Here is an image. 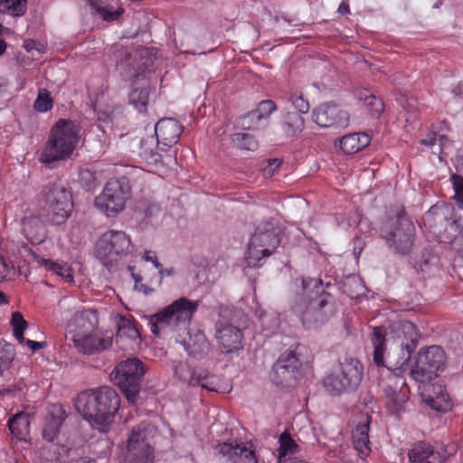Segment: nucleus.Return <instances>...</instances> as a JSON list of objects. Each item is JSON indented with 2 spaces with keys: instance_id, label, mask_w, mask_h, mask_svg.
Instances as JSON below:
<instances>
[{
  "instance_id": "nucleus-1",
  "label": "nucleus",
  "mask_w": 463,
  "mask_h": 463,
  "mask_svg": "<svg viewBox=\"0 0 463 463\" xmlns=\"http://www.w3.org/2000/svg\"><path fill=\"white\" fill-rule=\"evenodd\" d=\"M300 285L301 291L297 294L293 311L305 327L317 328L334 314L332 296L324 289L319 279L302 278Z\"/></svg>"
},
{
  "instance_id": "nucleus-2",
  "label": "nucleus",
  "mask_w": 463,
  "mask_h": 463,
  "mask_svg": "<svg viewBox=\"0 0 463 463\" xmlns=\"http://www.w3.org/2000/svg\"><path fill=\"white\" fill-rule=\"evenodd\" d=\"M120 406L117 392L109 386L87 390L78 394L75 408L90 425L106 431Z\"/></svg>"
},
{
  "instance_id": "nucleus-3",
  "label": "nucleus",
  "mask_w": 463,
  "mask_h": 463,
  "mask_svg": "<svg viewBox=\"0 0 463 463\" xmlns=\"http://www.w3.org/2000/svg\"><path fill=\"white\" fill-rule=\"evenodd\" d=\"M198 306V301H192L184 297L179 298L150 316L151 332L156 336H160L172 332L186 331Z\"/></svg>"
},
{
  "instance_id": "nucleus-4",
  "label": "nucleus",
  "mask_w": 463,
  "mask_h": 463,
  "mask_svg": "<svg viewBox=\"0 0 463 463\" xmlns=\"http://www.w3.org/2000/svg\"><path fill=\"white\" fill-rule=\"evenodd\" d=\"M386 329L373 327L371 342L373 346V361L378 366H385L391 371L402 370L408 364L413 350H408L404 341L387 338Z\"/></svg>"
},
{
  "instance_id": "nucleus-5",
  "label": "nucleus",
  "mask_w": 463,
  "mask_h": 463,
  "mask_svg": "<svg viewBox=\"0 0 463 463\" xmlns=\"http://www.w3.org/2000/svg\"><path fill=\"white\" fill-rule=\"evenodd\" d=\"M282 229L273 220L260 222L248 243L245 257L247 266L259 268L263 264V259L269 257L279 248L281 242Z\"/></svg>"
},
{
  "instance_id": "nucleus-6",
  "label": "nucleus",
  "mask_w": 463,
  "mask_h": 463,
  "mask_svg": "<svg viewBox=\"0 0 463 463\" xmlns=\"http://www.w3.org/2000/svg\"><path fill=\"white\" fill-rule=\"evenodd\" d=\"M78 132L73 121L60 119L50 131L48 141L41 153V161L51 164L70 157L78 143Z\"/></svg>"
},
{
  "instance_id": "nucleus-7",
  "label": "nucleus",
  "mask_w": 463,
  "mask_h": 463,
  "mask_svg": "<svg viewBox=\"0 0 463 463\" xmlns=\"http://www.w3.org/2000/svg\"><path fill=\"white\" fill-rule=\"evenodd\" d=\"M146 372V367L143 362L137 357H132L121 361L111 372L110 377L120 388L128 402L136 404Z\"/></svg>"
},
{
  "instance_id": "nucleus-8",
  "label": "nucleus",
  "mask_w": 463,
  "mask_h": 463,
  "mask_svg": "<svg viewBox=\"0 0 463 463\" xmlns=\"http://www.w3.org/2000/svg\"><path fill=\"white\" fill-rule=\"evenodd\" d=\"M414 236L413 222L402 213L389 218L381 227V237L390 248L401 255H406L411 251Z\"/></svg>"
},
{
  "instance_id": "nucleus-9",
  "label": "nucleus",
  "mask_w": 463,
  "mask_h": 463,
  "mask_svg": "<svg viewBox=\"0 0 463 463\" xmlns=\"http://www.w3.org/2000/svg\"><path fill=\"white\" fill-rule=\"evenodd\" d=\"M363 378V365L354 358L345 357L339 362L337 369L325 377L323 383L332 395H339L344 392L354 391Z\"/></svg>"
},
{
  "instance_id": "nucleus-10",
  "label": "nucleus",
  "mask_w": 463,
  "mask_h": 463,
  "mask_svg": "<svg viewBox=\"0 0 463 463\" xmlns=\"http://www.w3.org/2000/svg\"><path fill=\"white\" fill-rule=\"evenodd\" d=\"M130 197L131 186L126 177L110 179L96 197L94 204L107 217H115L123 212Z\"/></svg>"
},
{
  "instance_id": "nucleus-11",
  "label": "nucleus",
  "mask_w": 463,
  "mask_h": 463,
  "mask_svg": "<svg viewBox=\"0 0 463 463\" xmlns=\"http://www.w3.org/2000/svg\"><path fill=\"white\" fill-rule=\"evenodd\" d=\"M131 248V241L124 232L111 230L98 240L96 256L110 270L119 260L130 253Z\"/></svg>"
},
{
  "instance_id": "nucleus-12",
  "label": "nucleus",
  "mask_w": 463,
  "mask_h": 463,
  "mask_svg": "<svg viewBox=\"0 0 463 463\" xmlns=\"http://www.w3.org/2000/svg\"><path fill=\"white\" fill-rule=\"evenodd\" d=\"M73 209L71 193L61 184H52L47 187L43 213L46 220L53 225L63 224Z\"/></svg>"
},
{
  "instance_id": "nucleus-13",
  "label": "nucleus",
  "mask_w": 463,
  "mask_h": 463,
  "mask_svg": "<svg viewBox=\"0 0 463 463\" xmlns=\"http://www.w3.org/2000/svg\"><path fill=\"white\" fill-rule=\"evenodd\" d=\"M182 131L183 127L176 119L172 118L160 119L155 126V135L157 140L156 150L147 146L148 140H142L141 149L143 156L153 162H158L161 156L157 150L167 151L177 143Z\"/></svg>"
},
{
  "instance_id": "nucleus-14",
  "label": "nucleus",
  "mask_w": 463,
  "mask_h": 463,
  "mask_svg": "<svg viewBox=\"0 0 463 463\" xmlns=\"http://www.w3.org/2000/svg\"><path fill=\"white\" fill-rule=\"evenodd\" d=\"M149 54L150 52L146 48H140L132 52L122 46L118 48L114 53L118 70L127 79L137 78L146 70L152 67Z\"/></svg>"
},
{
  "instance_id": "nucleus-15",
  "label": "nucleus",
  "mask_w": 463,
  "mask_h": 463,
  "mask_svg": "<svg viewBox=\"0 0 463 463\" xmlns=\"http://www.w3.org/2000/svg\"><path fill=\"white\" fill-rule=\"evenodd\" d=\"M445 364V353L438 345L422 349L418 353L416 362L411 369L412 378L417 382L431 380Z\"/></svg>"
},
{
  "instance_id": "nucleus-16",
  "label": "nucleus",
  "mask_w": 463,
  "mask_h": 463,
  "mask_svg": "<svg viewBox=\"0 0 463 463\" xmlns=\"http://www.w3.org/2000/svg\"><path fill=\"white\" fill-rule=\"evenodd\" d=\"M301 363L293 351H288L280 355L274 364L270 379L278 386H293L299 375Z\"/></svg>"
},
{
  "instance_id": "nucleus-17",
  "label": "nucleus",
  "mask_w": 463,
  "mask_h": 463,
  "mask_svg": "<svg viewBox=\"0 0 463 463\" xmlns=\"http://www.w3.org/2000/svg\"><path fill=\"white\" fill-rule=\"evenodd\" d=\"M312 118L321 128H345L349 123L348 112L333 102L314 109Z\"/></svg>"
},
{
  "instance_id": "nucleus-18",
  "label": "nucleus",
  "mask_w": 463,
  "mask_h": 463,
  "mask_svg": "<svg viewBox=\"0 0 463 463\" xmlns=\"http://www.w3.org/2000/svg\"><path fill=\"white\" fill-rule=\"evenodd\" d=\"M454 209L449 206H432L423 216L425 226H428L433 233L441 232H458V221L453 219Z\"/></svg>"
},
{
  "instance_id": "nucleus-19",
  "label": "nucleus",
  "mask_w": 463,
  "mask_h": 463,
  "mask_svg": "<svg viewBox=\"0 0 463 463\" xmlns=\"http://www.w3.org/2000/svg\"><path fill=\"white\" fill-rule=\"evenodd\" d=\"M72 341L79 352L84 354H93L109 349L112 345L113 335L98 331H90L86 334L76 333Z\"/></svg>"
},
{
  "instance_id": "nucleus-20",
  "label": "nucleus",
  "mask_w": 463,
  "mask_h": 463,
  "mask_svg": "<svg viewBox=\"0 0 463 463\" xmlns=\"http://www.w3.org/2000/svg\"><path fill=\"white\" fill-rule=\"evenodd\" d=\"M156 429L146 422L132 428L128 439L127 452L153 455L151 441Z\"/></svg>"
},
{
  "instance_id": "nucleus-21",
  "label": "nucleus",
  "mask_w": 463,
  "mask_h": 463,
  "mask_svg": "<svg viewBox=\"0 0 463 463\" xmlns=\"http://www.w3.org/2000/svg\"><path fill=\"white\" fill-rule=\"evenodd\" d=\"M215 327L216 337L223 352L231 353L241 348L242 334L239 326L220 319Z\"/></svg>"
},
{
  "instance_id": "nucleus-22",
  "label": "nucleus",
  "mask_w": 463,
  "mask_h": 463,
  "mask_svg": "<svg viewBox=\"0 0 463 463\" xmlns=\"http://www.w3.org/2000/svg\"><path fill=\"white\" fill-rule=\"evenodd\" d=\"M217 449L220 454L228 457L232 463H258L254 451L236 441L219 444Z\"/></svg>"
},
{
  "instance_id": "nucleus-23",
  "label": "nucleus",
  "mask_w": 463,
  "mask_h": 463,
  "mask_svg": "<svg viewBox=\"0 0 463 463\" xmlns=\"http://www.w3.org/2000/svg\"><path fill=\"white\" fill-rule=\"evenodd\" d=\"M423 402L437 411H447L451 407L450 398L441 384H431L421 394Z\"/></svg>"
},
{
  "instance_id": "nucleus-24",
  "label": "nucleus",
  "mask_w": 463,
  "mask_h": 463,
  "mask_svg": "<svg viewBox=\"0 0 463 463\" xmlns=\"http://www.w3.org/2000/svg\"><path fill=\"white\" fill-rule=\"evenodd\" d=\"M408 458L411 463H432L429 460L430 458L438 460L439 463H443L447 459L444 454L435 451L433 447L426 441L415 443L409 451Z\"/></svg>"
},
{
  "instance_id": "nucleus-25",
  "label": "nucleus",
  "mask_w": 463,
  "mask_h": 463,
  "mask_svg": "<svg viewBox=\"0 0 463 463\" xmlns=\"http://www.w3.org/2000/svg\"><path fill=\"white\" fill-rule=\"evenodd\" d=\"M384 393L391 402L392 411L395 414L400 413L409 399V390L405 383L401 379H396L392 385L384 387Z\"/></svg>"
},
{
  "instance_id": "nucleus-26",
  "label": "nucleus",
  "mask_w": 463,
  "mask_h": 463,
  "mask_svg": "<svg viewBox=\"0 0 463 463\" xmlns=\"http://www.w3.org/2000/svg\"><path fill=\"white\" fill-rule=\"evenodd\" d=\"M67 417L62 405L53 404L49 411V417L46 420L43 430V437L48 441H52L59 433L60 428Z\"/></svg>"
},
{
  "instance_id": "nucleus-27",
  "label": "nucleus",
  "mask_w": 463,
  "mask_h": 463,
  "mask_svg": "<svg viewBox=\"0 0 463 463\" xmlns=\"http://www.w3.org/2000/svg\"><path fill=\"white\" fill-rule=\"evenodd\" d=\"M22 231L31 243L40 244L46 239L44 225L36 216L31 215L23 218Z\"/></svg>"
},
{
  "instance_id": "nucleus-28",
  "label": "nucleus",
  "mask_w": 463,
  "mask_h": 463,
  "mask_svg": "<svg viewBox=\"0 0 463 463\" xmlns=\"http://www.w3.org/2000/svg\"><path fill=\"white\" fill-rule=\"evenodd\" d=\"M393 331L396 336L392 340L404 341V345L408 350H415L419 341V333L414 324L406 320L401 321L394 325Z\"/></svg>"
},
{
  "instance_id": "nucleus-29",
  "label": "nucleus",
  "mask_w": 463,
  "mask_h": 463,
  "mask_svg": "<svg viewBox=\"0 0 463 463\" xmlns=\"http://www.w3.org/2000/svg\"><path fill=\"white\" fill-rule=\"evenodd\" d=\"M191 386H201L203 389L215 392H225L227 390V386L222 383L218 376L211 374L203 369L197 370L195 376L191 382Z\"/></svg>"
},
{
  "instance_id": "nucleus-30",
  "label": "nucleus",
  "mask_w": 463,
  "mask_h": 463,
  "mask_svg": "<svg viewBox=\"0 0 463 463\" xmlns=\"http://www.w3.org/2000/svg\"><path fill=\"white\" fill-rule=\"evenodd\" d=\"M371 137L365 133H352L340 139V148L344 153L352 155L366 147Z\"/></svg>"
},
{
  "instance_id": "nucleus-31",
  "label": "nucleus",
  "mask_w": 463,
  "mask_h": 463,
  "mask_svg": "<svg viewBox=\"0 0 463 463\" xmlns=\"http://www.w3.org/2000/svg\"><path fill=\"white\" fill-rule=\"evenodd\" d=\"M182 344L188 354L195 358L203 357L209 351V343L201 331L189 335L188 339H184Z\"/></svg>"
},
{
  "instance_id": "nucleus-32",
  "label": "nucleus",
  "mask_w": 463,
  "mask_h": 463,
  "mask_svg": "<svg viewBox=\"0 0 463 463\" xmlns=\"http://www.w3.org/2000/svg\"><path fill=\"white\" fill-rule=\"evenodd\" d=\"M305 128V119L300 113L296 111L286 113L280 122V129L287 137L299 135Z\"/></svg>"
},
{
  "instance_id": "nucleus-33",
  "label": "nucleus",
  "mask_w": 463,
  "mask_h": 463,
  "mask_svg": "<svg viewBox=\"0 0 463 463\" xmlns=\"http://www.w3.org/2000/svg\"><path fill=\"white\" fill-rule=\"evenodd\" d=\"M7 426L14 437L19 440H26L30 428L29 414L24 411L15 413L8 420Z\"/></svg>"
},
{
  "instance_id": "nucleus-34",
  "label": "nucleus",
  "mask_w": 463,
  "mask_h": 463,
  "mask_svg": "<svg viewBox=\"0 0 463 463\" xmlns=\"http://www.w3.org/2000/svg\"><path fill=\"white\" fill-rule=\"evenodd\" d=\"M33 258L39 265L61 277L66 282H71L73 280L71 267L67 263L56 262L36 254H33Z\"/></svg>"
},
{
  "instance_id": "nucleus-35",
  "label": "nucleus",
  "mask_w": 463,
  "mask_h": 463,
  "mask_svg": "<svg viewBox=\"0 0 463 463\" xmlns=\"http://www.w3.org/2000/svg\"><path fill=\"white\" fill-rule=\"evenodd\" d=\"M368 432L369 422L367 421L357 425L352 433L354 448L362 456L367 455L370 451Z\"/></svg>"
},
{
  "instance_id": "nucleus-36",
  "label": "nucleus",
  "mask_w": 463,
  "mask_h": 463,
  "mask_svg": "<svg viewBox=\"0 0 463 463\" xmlns=\"http://www.w3.org/2000/svg\"><path fill=\"white\" fill-rule=\"evenodd\" d=\"M74 324L80 329H82L81 333H88L93 331L98 325V317L95 312L91 310H84L78 312L73 317Z\"/></svg>"
},
{
  "instance_id": "nucleus-37",
  "label": "nucleus",
  "mask_w": 463,
  "mask_h": 463,
  "mask_svg": "<svg viewBox=\"0 0 463 463\" xmlns=\"http://www.w3.org/2000/svg\"><path fill=\"white\" fill-rule=\"evenodd\" d=\"M117 337L136 340L140 337V333L137 325L131 319L121 316L117 323Z\"/></svg>"
},
{
  "instance_id": "nucleus-38",
  "label": "nucleus",
  "mask_w": 463,
  "mask_h": 463,
  "mask_svg": "<svg viewBox=\"0 0 463 463\" xmlns=\"http://www.w3.org/2000/svg\"><path fill=\"white\" fill-rule=\"evenodd\" d=\"M91 8L100 15V17L108 22L116 21L123 14L124 9L122 7L115 8L110 5L101 6L97 3L90 1Z\"/></svg>"
},
{
  "instance_id": "nucleus-39",
  "label": "nucleus",
  "mask_w": 463,
  "mask_h": 463,
  "mask_svg": "<svg viewBox=\"0 0 463 463\" xmlns=\"http://www.w3.org/2000/svg\"><path fill=\"white\" fill-rule=\"evenodd\" d=\"M148 98V90L145 87L133 89L128 97L129 103L140 112H145L146 110Z\"/></svg>"
},
{
  "instance_id": "nucleus-40",
  "label": "nucleus",
  "mask_w": 463,
  "mask_h": 463,
  "mask_svg": "<svg viewBox=\"0 0 463 463\" xmlns=\"http://www.w3.org/2000/svg\"><path fill=\"white\" fill-rule=\"evenodd\" d=\"M279 459L287 455H293L299 451L298 445L296 441L291 438V436L288 432H283L279 436Z\"/></svg>"
},
{
  "instance_id": "nucleus-41",
  "label": "nucleus",
  "mask_w": 463,
  "mask_h": 463,
  "mask_svg": "<svg viewBox=\"0 0 463 463\" xmlns=\"http://www.w3.org/2000/svg\"><path fill=\"white\" fill-rule=\"evenodd\" d=\"M15 356V350L13 345L4 342L0 343V374L9 369Z\"/></svg>"
},
{
  "instance_id": "nucleus-42",
  "label": "nucleus",
  "mask_w": 463,
  "mask_h": 463,
  "mask_svg": "<svg viewBox=\"0 0 463 463\" xmlns=\"http://www.w3.org/2000/svg\"><path fill=\"white\" fill-rule=\"evenodd\" d=\"M232 142L241 149L255 150L258 147V141L252 135L247 133H235L232 135Z\"/></svg>"
},
{
  "instance_id": "nucleus-43",
  "label": "nucleus",
  "mask_w": 463,
  "mask_h": 463,
  "mask_svg": "<svg viewBox=\"0 0 463 463\" xmlns=\"http://www.w3.org/2000/svg\"><path fill=\"white\" fill-rule=\"evenodd\" d=\"M11 324L14 328V335L20 344H26V340L24 337V331L27 327V322L24 320L23 315L19 312H14L12 314Z\"/></svg>"
},
{
  "instance_id": "nucleus-44",
  "label": "nucleus",
  "mask_w": 463,
  "mask_h": 463,
  "mask_svg": "<svg viewBox=\"0 0 463 463\" xmlns=\"http://www.w3.org/2000/svg\"><path fill=\"white\" fill-rule=\"evenodd\" d=\"M175 375L184 382L188 383L191 385V382L197 373L196 369L191 368L188 364L184 363L174 362L172 365Z\"/></svg>"
},
{
  "instance_id": "nucleus-45",
  "label": "nucleus",
  "mask_w": 463,
  "mask_h": 463,
  "mask_svg": "<svg viewBox=\"0 0 463 463\" xmlns=\"http://www.w3.org/2000/svg\"><path fill=\"white\" fill-rule=\"evenodd\" d=\"M263 121L255 109L240 118V125L243 129H258Z\"/></svg>"
},
{
  "instance_id": "nucleus-46",
  "label": "nucleus",
  "mask_w": 463,
  "mask_h": 463,
  "mask_svg": "<svg viewBox=\"0 0 463 463\" xmlns=\"http://www.w3.org/2000/svg\"><path fill=\"white\" fill-rule=\"evenodd\" d=\"M34 109L39 112H47L52 108V99L50 92L45 89L39 90L36 100L33 105Z\"/></svg>"
},
{
  "instance_id": "nucleus-47",
  "label": "nucleus",
  "mask_w": 463,
  "mask_h": 463,
  "mask_svg": "<svg viewBox=\"0 0 463 463\" xmlns=\"http://www.w3.org/2000/svg\"><path fill=\"white\" fill-rule=\"evenodd\" d=\"M260 321L262 331L267 336L274 334L279 327V319L277 316L264 315L260 317Z\"/></svg>"
},
{
  "instance_id": "nucleus-48",
  "label": "nucleus",
  "mask_w": 463,
  "mask_h": 463,
  "mask_svg": "<svg viewBox=\"0 0 463 463\" xmlns=\"http://www.w3.org/2000/svg\"><path fill=\"white\" fill-rule=\"evenodd\" d=\"M79 181L81 186L86 190H91L97 186L96 175L89 169H81L80 171Z\"/></svg>"
},
{
  "instance_id": "nucleus-49",
  "label": "nucleus",
  "mask_w": 463,
  "mask_h": 463,
  "mask_svg": "<svg viewBox=\"0 0 463 463\" xmlns=\"http://www.w3.org/2000/svg\"><path fill=\"white\" fill-rule=\"evenodd\" d=\"M277 109V106L271 99L262 100L258 104L256 112L259 114L260 118L267 122L271 113Z\"/></svg>"
},
{
  "instance_id": "nucleus-50",
  "label": "nucleus",
  "mask_w": 463,
  "mask_h": 463,
  "mask_svg": "<svg viewBox=\"0 0 463 463\" xmlns=\"http://www.w3.org/2000/svg\"><path fill=\"white\" fill-rule=\"evenodd\" d=\"M26 0H0V5H8L13 15H23L26 11Z\"/></svg>"
},
{
  "instance_id": "nucleus-51",
  "label": "nucleus",
  "mask_w": 463,
  "mask_h": 463,
  "mask_svg": "<svg viewBox=\"0 0 463 463\" xmlns=\"http://www.w3.org/2000/svg\"><path fill=\"white\" fill-rule=\"evenodd\" d=\"M364 105L367 107L372 117L373 118H379L384 110L383 101L374 95L373 97H371Z\"/></svg>"
},
{
  "instance_id": "nucleus-52",
  "label": "nucleus",
  "mask_w": 463,
  "mask_h": 463,
  "mask_svg": "<svg viewBox=\"0 0 463 463\" xmlns=\"http://www.w3.org/2000/svg\"><path fill=\"white\" fill-rule=\"evenodd\" d=\"M290 101L294 108L298 110L297 113L306 114L309 110V103L307 99H304L303 95L300 93H293L290 97Z\"/></svg>"
},
{
  "instance_id": "nucleus-53",
  "label": "nucleus",
  "mask_w": 463,
  "mask_h": 463,
  "mask_svg": "<svg viewBox=\"0 0 463 463\" xmlns=\"http://www.w3.org/2000/svg\"><path fill=\"white\" fill-rule=\"evenodd\" d=\"M123 463H153V455L126 452Z\"/></svg>"
},
{
  "instance_id": "nucleus-54",
  "label": "nucleus",
  "mask_w": 463,
  "mask_h": 463,
  "mask_svg": "<svg viewBox=\"0 0 463 463\" xmlns=\"http://www.w3.org/2000/svg\"><path fill=\"white\" fill-rule=\"evenodd\" d=\"M280 164H281L280 159H278V158L269 159L268 166L263 169V175L265 176H269V177L272 176V175L274 174L276 169L279 168Z\"/></svg>"
},
{
  "instance_id": "nucleus-55",
  "label": "nucleus",
  "mask_w": 463,
  "mask_h": 463,
  "mask_svg": "<svg viewBox=\"0 0 463 463\" xmlns=\"http://www.w3.org/2000/svg\"><path fill=\"white\" fill-rule=\"evenodd\" d=\"M364 242L362 241V239L358 236H356L354 239V249L353 253L355 259H358L361 252L364 250Z\"/></svg>"
},
{
  "instance_id": "nucleus-56",
  "label": "nucleus",
  "mask_w": 463,
  "mask_h": 463,
  "mask_svg": "<svg viewBox=\"0 0 463 463\" xmlns=\"http://www.w3.org/2000/svg\"><path fill=\"white\" fill-rule=\"evenodd\" d=\"M143 258L146 261H151L156 269L161 268V264L157 260V257L156 256L155 252L151 250H146Z\"/></svg>"
},
{
  "instance_id": "nucleus-57",
  "label": "nucleus",
  "mask_w": 463,
  "mask_h": 463,
  "mask_svg": "<svg viewBox=\"0 0 463 463\" xmlns=\"http://www.w3.org/2000/svg\"><path fill=\"white\" fill-rule=\"evenodd\" d=\"M9 273L8 264L4 260L3 256L0 254V280L5 279Z\"/></svg>"
},
{
  "instance_id": "nucleus-58",
  "label": "nucleus",
  "mask_w": 463,
  "mask_h": 463,
  "mask_svg": "<svg viewBox=\"0 0 463 463\" xmlns=\"http://www.w3.org/2000/svg\"><path fill=\"white\" fill-rule=\"evenodd\" d=\"M371 97H373V94L368 90H362L357 92V98L360 100H364V104L370 99Z\"/></svg>"
},
{
  "instance_id": "nucleus-59",
  "label": "nucleus",
  "mask_w": 463,
  "mask_h": 463,
  "mask_svg": "<svg viewBox=\"0 0 463 463\" xmlns=\"http://www.w3.org/2000/svg\"><path fill=\"white\" fill-rule=\"evenodd\" d=\"M26 345L31 348L33 352H35L45 345L44 342H36L33 340H26Z\"/></svg>"
},
{
  "instance_id": "nucleus-60",
  "label": "nucleus",
  "mask_w": 463,
  "mask_h": 463,
  "mask_svg": "<svg viewBox=\"0 0 463 463\" xmlns=\"http://www.w3.org/2000/svg\"><path fill=\"white\" fill-rule=\"evenodd\" d=\"M135 289L143 292L145 295H149V294H151L154 291L153 288H149L146 285L142 284V283H139V284L136 283L135 284Z\"/></svg>"
},
{
  "instance_id": "nucleus-61",
  "label": "nucleus",
  "mask_w": 463,
  "mask_h": 463,
  "mask_svg": "<svg viewBox=\"0 0 463 463\" xmlns=\"http://www.w3.org/2000/svg\"><path fill=\"white\" fill-rule=\"evenodd\" d=\"M337 12L340 14H347L350 13L349 4L347 0H344L338 6Z\"/></svg>"
},
{
  "instance_id": "nucleus-62",
  "label": "nucleus",
  "mask_w": 463,
  "mask_h": 463,
  "mask_svg": "<svg viewBox=\"0 0 463 463\" xmlns=\"http://www.w3.org/2000/svg\"><path fill=\"white\" fill-rule=\"evenodd\" d=\"M436 142V134L431 133L428 138L421 139L420 143L422 145L432 146Z\"/></svg>"
},
{
  "instance_id": "nucleus-63",
  "label": "nucleus",
  "mask_w": 463,
  "mask_h": 463,
  "mask_svg": "<svg viewBox=\"0 0 463 463\" xmlns=\"http://www.w3.org/2000/svg\"><path fill=\"white\" fill-rule=\"evenodd\" d=\"M104 90H105V88H104L103 84L100 86V89H99V92H96L95 90H90L89 93H90V99H92V97H95V100H98L99 99V95H103Z\"/></svg>"
},
{
  "instance_id": "nucleus-64",
  "label": "nucleus",
  "mask_w": 463,
  "mask_h": 463,
  "mask_svg": "<svg viewBox=\"0 0 463 463\" xmlns=\"http://www.w3.org/2000/svg\"><path fill=\"white\" fill-rule=\"evenodd\" d=\"M456 96H459L463 99V83H459L453 90Z\"/></svg>"
}]
</instances>
